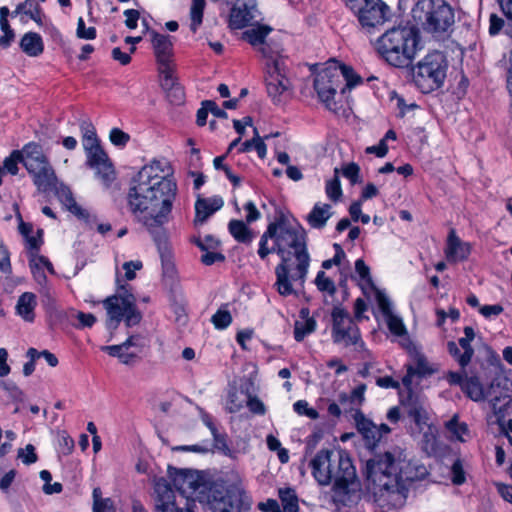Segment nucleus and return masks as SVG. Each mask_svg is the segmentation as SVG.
<instances>
[{
  "label": "nucleus",
  "mask_w": 512,
  "mask_h": 512,
  "mask_svg": "<svg viewBox=\"0 0 512 512\" xmlns=\"http://www.w3.org/2000/svg\"><path fill=\"white\" fill-rule=\"evenodd\" d=\"M163 163L153 160L130 180L127 207L152 236L160 254L163 273L172 276L175 267L164 225L169 221L177 185L166 175Z\"/></svg>",
  "instance_id": "nucleus-1"
},
{
  "label": "nucleus",
  "mask_w": 512,
  "mask_h": 512,
  "mask_svg": "<svg viewBox=\"0 0 512 512\" xmlns=\"http://www.w3.org/2000/svg\"><path fill=\"white\" fill-rule=\"evenodd\" d=\"M274 252L281 259L275 268L274 287L281 296L297 295L294 286L304 287L310 265L305 229L283 215L271 222L260 237L257 254L265 260Z\"/></svg>",
  "instance_id": "nucleus-2"
},
{
  "label": "nucleus",
  "mask_w": 512,
  "mask_h": 512,
  "mask_svg": "<svg viewBox=\"0 0 512 512\" xmlns=\"http://www.w3.org/2000/svg\"><path fill=\"white\" fill-rule=\"evenodd\" d=\"M429 472L418 460L408 459L405 451H386V504L398 508L405 504L412 483L424 480Z\"/></svg>",
  "instance_id": "nucleus-3"
},
{
  "label": "nucleus",
  "mask_w": 512,
  "mask_h": 512,
  "mask_svg": "<svg viewBox=\"0 0 512 512\" xmlns=\"http://www.w3.org/2000/svg\"><path fill=\"white\" fill-rule=\"evenodd\" d=\"M445 379L450 385H459L462 392L474 402H480L489 398L494 414H501L499 419L503 416V413L502 408L498 407V404L506 399H508L506 404L510 403L507 388L509 381L505 377H495L486 389L478 376L468 377L465 368H461L459 372L449 371Z\"/></svg>",
  "instance_id": "nucleus-4"
},
{
  "label": "nucleus",
  "mask_w": 512,
  "mask_h": 512,
  "mask_svg": "<svg viewBox=\"0 0 512 512\" xmlns=\"http://www.w3.org/2000/svg\"><path fill=\"white\" fill-rule=\"evenodd\" d=\"M331 498L337 507L355 505L359 500L356 468L348 452L340 450L334 457Z\"/></svg>",
  "instance_id": "nucleus-5"
},
{
  "label": "nucleus",
  "mask_w": 512,
  "mask_h": 512,
  "mask_svg": "<svg viewBox=\"0 0 512 512\" xmlns=\"http://www.w3.org/2000/svg\"><path fill=\"white\" fill-rule=\"evenodd\" d=\"M386 62L396 68L409 67L420 42L414 26H403L386 31Z\"/></svg>",
  "instance_id": "nucleus-6"
},
{
  "label": "nucleus",
  "mask_w": 512,
  "mask_h": 512,
  "mask_svg": "<svg viewBox=\"0 0 512 512\" xmlns=\"http://www.w3.org/2000/svg\"><path fill=\"white\" fill-rule=\"evenodd\" d=\"M447 70L448 61L445 55L440 51H433L413 67V81L422 93H430L443 86Z\"/></svg>",
  "instance_id": "nucleus-7"
},
{
  "label": "nucleus",
  "mask_w": 512,
  "mask_h": 512,
  "mask_svg": "<svg viewBox=\"0 0 512 512\" xmlns=\"http://www.w3.org/2000/svg\"><path fill=\"white\" fill-rule=\"evenodd\" d=\"M23 152V166L32 177L34 185L40 192L52 191L56 186L57 177L42 146L36 142H29L23 146Z\"/></svg>",
  "instance_id": "nucleus-8"
},
{
  "label": "nucleus",
  "mask_w": 512,
  "mask_h": 512,
  "mask_svg": "<svg viewBox=\"0 0 512 512\" xmlns=\"http://www.w3.org/2000/svg\"><path fill=\"white\" fill-rule=\"evenodd\" d=\"M118 293L107 297L103 305L107 310V327L116 329L124 318L127 326H133L140 322L142 316L135 305V297L129 293L125 285L120 284L117 279Z\"/></svg>",
  "instance_id": "nucleus-9"
},
{
  "label": "nucleus",
  "mask_w": 512,
  "mask_h": 512,
  "mask_svg": "<svg viewBox=\"0 0 512 512\" xmlns=\"http://www.w3.org/2000/svg\"><path fill=\"white\" fill-rule=\"evenodd\" d=\"M358 21L363 32L370 38L380 58H384V2L382 0H364L357 11Z\"/></svg>",
  "instance_id": "nucleus-10"
},
{
  "label": "nucleus",
  "mask_w": 512,
  "mask_h": 512,
  "mask_svg": "<svg viewBox=\"0 0 512 512\" xmlns=\"http://www.w3.org/2000/svg\"><path fill=\"white\" fill-rule=\"evenodd\" d=\"M207 501L212 512H246L250 509V500L237 486L225 489L222 485L209 488Z\"/></svg>",
  "instance_id": "nucleus-11"
},
{
  "label": "nucleus",
  "mask_w": 512,
  "mask_h": 512,
  "mask_svg": "<svg viewBox=\"0 0 512 512\" xmlns=\"http://www.w3.org/2000/svg\"><path fill=\"white\" fill-rule=\"evenodd\" d=\"M331 321V338L334 344L345 348L353 346L355 349L363 345L359 327L346 309L333 307Z\"/></svg>",
  "instance_id": "nucleus-12"
},
{
  "label": "nucleus",
  "mask_w": 512,
  "mask_h": 512,
  "mask_svg": "<svg viewBox=\"0 0 512 512\" xmlns=\"http://www.w3.org/2000/svg\"><path fill=\"white\" fill-rule=\"evenodd\" d=\"M430 10L425 13L423 28L435 36L448 31L455 22L452 7L444 0H430Z\"/></svg>",
  "instance_id": "nucleus-13"
},
{
  "label": "nucleus",
  "mask_w": 512,
  "mask_h": 512,
  "mask_svg": "<svg viewBox=\"0 0 512 512\" xmlns=\"http://www.w3.org/2000/svg\"><path fill=\"white\" fill-rule=\"evenodd\" d=\"M340 73L334 65H330L318 72L314 79V89L318 97L329 110H334L336 103L335 94L341 85Z\"/></svg>",
  "instance_id": "nucleus-14"
},
{
  "label": "nucleus",
  "mask_w": 512,
  "mask_h": 512,
  "mask_svg": "<svg viewBox=\"0 0 512 512\" xmlns=\"http://www.w3.org/2000/svg\"><path fill=\"white\" fill-rule=\"evenodd\" d=\"M355 273L358 277V284L368 302L372 306L374 304L377 305V309H374V316L380 321L381 318H384V293L374 284L370 268L365 264L364 260H356Z\"/></svg>",
  "instance_id": "nucleus-15"
},
{
  "label": "nucleus",
  "mask_w": 512,
  "mask_h": 512,
  "mask_svg": "<svg viewBox=\"0 0 512 512\" xmlns=\"http://www.w3.org/2000/svg\"><path fill=\"white\" fill-rule=\"evenodd\" d=\"M154 492V512H195L194 501L187 500L184 507L177 506L175 492L164 477L155 480Z\"/></svg>",
  "instance_id": "nucleus-16"
},
{
  "label": "nucleus",
  "mask_w": 512,
  "mask_h": 512,
  "mask_svg": "<svg viewBox=\"0 0 512 512\" xmlns=\"http://www.w3.org/2000/svg\"><path fill=\"white\" fill-rule=\"evenodd\" d=\"M363 475L368 494L374 502L380 503L384 496V458L381 454H375L366 461Z\"/></svg>",
  "instance_id": "nucleus-17"
},
{
  "label": "nucleus",
  "mask_w": 512,
  "mask_h": 512,
  "mask_svg": "<svg viewBox=\"0 0 512 512\" xmlns=\"http://www.w3.org/2000/svg\"><path fill=\"white\" fill-rule=\"evenodd\" d=\"M168 475L175 488L181 494L192 496L197 492L203 494L207 486L197 471L168 467Z\"/></svg>",
  "instance_id": "nucleus-18"
},
{
  "label": "nucleus",
  "mask_w": 512,
  "mask_h": 512,
  "mask_svg": "<svg viewBox=\"0 0 512 512\" xmlns=\"http://www.w3.org/2000/svg\"><path fill=\"white\" fill-rule=\"evenodd\" d=\"M287 67L284 58H275L273 64H268L266 86L267 92L273 101H279V97L288 90L290 81L286 76Z\"/></svg>",
  "instance_id": "nucleus-19"
},
{
  "label": "nucleus",
  "mask_w": 512,
  "mask_h": 512,
  "mask_svg": "<svg viewBox=\"0 0 512 512\" xmlns=\"http://www.w3.org/2000/svg\"><path fill=\"white\" fill-rule=\"evenodd\" d=\"M386 327L388 328L391 339L402 349L414 342L403 321V318L396 313L392 302L386 297Z\"/></svg>",
  "instance_id": "nucleus-20"
},
{
  "label": "nucleus",
  "mask_w": 512,
  "mask_h": 512,
  "mask_svg": "<svg viewBox=\"0 0 512 512\" xmlns=\"http://www.w3.org/2000/svg\"><path fill=\"white\" fill-rule=\"evenodd\" d=\"M87 165L96 171L97 177L105 187H109L115 180L116 174L111 160L102 147L86 153Z\"/></svg>",
  "instance_id": "nucleus-21"
},
{
  "label": "nucleus",
  "mask_w": 512,
  "mask_h": 512,
  "mask_svg": "<svg viewBox=\"0 0 512 512\" xmlns=\"http://www.w3.org/2000/svg\"><path fill=\"white\" fill-rule=\"evenodd\" d=\"M258 9L256 0H237L231 9L229 26L232 29H242L257 21Z\"/></svg>",
  "instance_id": "nucleus-22"
},
{
  "label": "nucleus",
  "mask_w": 512,
  "mask_h": 512,
  "mask_svg": "<svg viewBox=\"0 0 512 512\" xmlns=\"http://www.w3.org/2000/svg\"><path fill=\"white\" fill-rule=\"evenodd\" d=\"M336 453L330 450H320L311 460L312 475L321 486L332 483V468Z\"/></svg>",
  "instance_id": "nucleus-23"
},
{
  "label": "nucleus",
  "mask_w": 512,
  "mask_h": 512,
  "mask_svg": "<svg viewBox=\"0 0 512 512\" xmlns=\"http://www.w3.org/2000/svg\"><path fill=\"white\" fill-rule=\"evenodd\" d=\"M149 35L158 67L175 65L173 59V37L160 34L155 30L150 31Z\"/></svg>",
  "instance_id": "nucleus-24"
},
{
  "label": "nucleus",
  "mask_w": 512,
  "mask_h": 512,
  "mask_svg": "<svg viewBox=\"0 0 512 512\" xmlns=\"http://www.w3.org/2000/svg\"><path fill=\"white\" fill-rule=\"evenodd\" d=\"M401 403L406 407L408 416L413 419L415 424L413 429L420 430L423 429V426L433 425L429 422V406L425 400L408 397L406 400H401Z\"/></svg>",
  "instance_id": "nucleus-25"
},
{
  "label": "nucleus",
  "mask_w": 512,
  "mask_h": 512,
  "mask_svg": "<svg viewBox=\"0 0 512 512\" xmlns=\"http://www.w3.org/2000/svg\"><path fill=\"white\" fill-rule=\"evenodd\" d=\"M366 386L361 384L351 391L350 394L341 393L338 396V402L341 405L342 413L354 418L358 412H361L360 407L364 402V392Z\"/></svg>",
  "instance_id": "nucleus-26"
},
{
  "label": "nucleus",
  "mask_w": 512,
  "mask_h": 512,
  "mask_svg": "<svg viewBox=\"0 0 512 512\" xmlns=\"http://www.w3.org/2000/svg\"><path fill=\"white\" fill-rule=\"evenodd\" d=\"M223 199L219 196L198 198L195 203V224H203L211 215L223 207Z\"/></svg>",
  "instance_id": "nucleus-27"
},
{
  "label": "nucleus",
  "mask_w": 512,
  "mask_h": 512,
  "mask_svg": "<svg viewBox=\"0 0 512 512\" xmlns=\"http://www.w3.org/2000/svg\"><path fill=\"white\" fill-rule=\"evenodd\" d=\"M445 253L448 261H463L470 254V245L463 242L452 229L448 235Z\"/></svg>",
  "instance_id": "nucleus-28"
},
{
  "label": "nucleus",
  "mask_w": 512,
  "mask_h": 512,
  "mask_svg": "<svg viewBox=\"0 0 512 512\" xmlns=\"http://www.w3.org/2000/svg\"><path fill=\"white\" fill-rule=\"evenodd\" d=\"M52 190L56 191L58 199L63 203L68 211H70L79 219L90 222L89 212L77 204L69 187L61 184L59 187L56 185Z\"/></svg>",
  "instance_id": "nucleus-29"
},
{
  "label": "nucleus",
  "mask_w": 512,
  "mask_h": 512,
  "mask_svg": "<svg viewBox=\"0 0 512 512\" xmlns=\"http://www.w3.org/2000/svg\"><path fill=\"white\" fill-rule=\"evenodd\" d=\"M437 433L438 429L435 425L423 426V429H412L413 437L418 441L421 449L427 455H433L437 451Z\"/></svg>",
  "instance_id": "nucleus-30"
},
{
  "label": "nucleus",
  "mask_w": 512,
  "mask_h": 512,
  "mask_svg": "<svg viewBox=\"0 0 512 512\" xmlns=\"http://www.w3.org/2000/svg\"><path fill=\"white\" fill-rule=\"evenodd\" d=\"M403 350L409 355L411 360L413 361L414 371L418 376H426L434 373V369L430 366L427 358L422 352L421 346L414 341Z\"/></svg>",
  "instance_id": "nucleus-31"
},
{
  "label": "nucleus",
  "mask_w": 512,
  "mask_h": 512,
  "mask_svg": "<svg viewBox=\"0 0 512 512\" xmlns=\"http://www.w3.org/2000/svg\"><path fill=\"white\" fill-rule=\"evenodd\" d=\"M301 320L295 321L294 324V338L297 342H301L304 338L313 333L316 329V320L309 317V309L302 308L299 312Z\"/></svg>",
  "instance_id": "nucleus-32"
},
{
  "label": "nucleus",
  "mask_w": 512,
  "mask_h": 512,
  "mask_svg": "<svg viewBox=\"0 0 512 512\" xmlns=\"http://www.w3.org/2000/svg\"><path fill=\"white\" fill-rule=\"evenodd\" d=\"M37 305L36 296L32 292H25L18 298L16 304L17 314L25 321L33 322L35 318L34 309Z\"/></svg>",
  "instance_id": "nucleus-33"
},
{
  "label": "nucleus",
  "mask_w": 512,
  "mask_h": 512,
  "mask_svg": "<svg viewBox=\"0 0 512 512\" xmlns=\"http://www.w3.org/2000/svg\"><path fill=\"white\" fill-rule=\"evenodd\" d=\"M22 51L31 57H37L43 53L44 44L42 37L35 32L24 34L20 41Z\"/></svg>",
  "instance_id": "nucleus-34"
},
{
  "label": "nucleus",
  "mask_w": 512,
  "mask_h": 512,
  "mask_svg": "<svg viewBox=\"0 0 512 512\" xmlns=\"http://www.w3.org/2000/svg\"><path fill=\"white\" fill-rule=\"evenodd\" d=\"M389 105L398 118H403L418 108V105L414 101H406L402 95L395 91L390 93Z\"/></svg>",
  "instance_id": "nucleus-35"
},
{
  "label": "nucleus",
  "mask_w": 512,
  "mask_h": 512,
  "mask_svg": "<svg viewBox=\"0 0 512 512\" xmlns=\"http://www.w3.org/2000/svg\"><path fill=\"white\" fill-rule=\"evenodd\" d=\"M228 230L239 243L249 245L254 239L253 231L242 220H231L228 224Z\"/></svg>",
  "instance_id": "nucleus-36"
},
{
  "label": "nucleus",
  "mask_w": 512,
  "mask_h": 512,
  "mask_svg": "<svg viewBox=\"0 0 512 512\" xmlns=\"http://www.w3.org/2000/svg\"><path fill=\"white\" fill-rule=\"evenodd\" d=\"M330 209L331 206L329 204L316 203L306 217L307 222L312 228H323L331 216Z\"/></svg>",
  "instance_id": "nucleus-37"
},
{
  "label": "nucleus",
  "mask_w": 512,
  "mask_h": 512,
  "mask_svg": "<svg viewBox=\"0 0 512 512\" xmlns=\"http://www.w3.org/2000/svg\"><path fill=\"white\" fill-rule=\"evenodd\" d=\"M271 31V27L267 25H259L255 28L244 31L242 38L253 47H259L260 45L264 44V42H266L265 39Z\"/></svg>",
  "instance_id": "nucleus-38"
},
{
  "label": "nucleus",
  "mask_w": 512,
  "mask_h": 512,
  "mask_svg": "<svg viewBox=\"0 0 512 512\" xmlns=\"http://www.w3.org/2000/svg\"><path fill=\"white\" fill-rule=\"evenodd\" d=\"M269 139V136H264L263 138L259 136L258 130L254 128V137L251 140H247L242 143L239 148V152L244 153L248 152L251 149H255L258 156L263 159L267 153V147L264 143L265 140Z\"/></svg>",
  "instance_id": "nucleus-39"
},
{
  "label": "nucleus",
  "mask_w": 512,
  "mask_h": 512,
  "mask_svg": "<svg viewBox=\"0 0 512 512\" xmlns=\"http://www.w3.org/2000/svg\"><path fill=\"white\" fill-rule=\"evenodd\" d=\"M281 504L283 506L282 512H298V497L292 488H281L278 491Z\"/></svg>",
  "instance_id": "nucleus-40"
},
{
  "label": "nucleus",
  "mask_w": 512,
  "mask_h": 512,
  "mask_svg": "<svg viewBox=\"0 0 512 512\" xmlns=\"http://www.w3.org/2000/svg\"><path fill=\"white\" fill-rule=\"evenodd\" d=\"M24 160V152L23 148L21 150H14L12 153L4 159L3 169L4 172L10 173L11 175H16L19 171V163L23 165Z\"/></svg>",
  "instance_id": "nucleus-41"
},
{
  "label": "nucleus",
  "mask_w": 512,
  "mask_h": 512,
  "mask_svg": "<svg viewBox=\"0 0 512 512\" xmlns=\"http://www.w3.org/2000/svg\"><path fill=\"white\" fill-rule=\"evenodd\" d=\"M205 8V0H192L190 8L191 24L190 29L196 32L203 20V12Z\"/></svg>",
  "instance_id": "nucleus-42"
},
{
  "label": "nucleus",
  "mask_w": 512,
  "mask_h": 512,
  "mask_svg": "<svg viewBox=\"0 0 512 512\" xmlns=\"http://www.w3.org/2000/svg\"><path fill=\"white\" fill-rule=\"evenodd\" d=\"M158 71L162 77L161 86L166 92L180 85L174 76L175 65L158 67Z\"/></svg>",
  "instance_id": "nucleus-43"
},
{
  "label": "nucleus",
  "mask_w": 512,
  "mask_h": 512,
  "mask_svg": "<svg viewBox=\"0 0 512 512\" xmlns=\"http://www.w3.org/2000/svg\"><path fill=\"white\" fill-rule=\"evenodd\" d=\"M382 429H384V424H381L379 428L375 427L361 433L364 438L365 447L371 452L375 451L379 441L381 440Z\"/></svg>",
  "instance_id": "nucleus-44"
},
{
  "label": "nucleus",
  "mask_w": 512,
  "mask_h": 512,
  "mask_svg": "<svg viewBox=\"0 0 512 512\" xmlns=\"http://www.w3.org/2000/svg\"><path fill=\"white\" fill-rule=\"evenodd\" d=\"M334 177L327 181L325 191L327 196L334 202L338 201L342 196V190L339 180V169H334Z\"/></svg>",
  "instance_id": "nucleus-45"
},
{
  "label": "nucleus",
  "mask_w": 512,
  "mask_h": 512,
  "mask_svg": "<svg viewBox=\"0 0 512 512\" xmlns=\"http://www.w3.org/2000/svg\"><path fill=\"white\" fill-rule=\"evenodd\" d=\"M244 402L242 393H239L236 388H231L227 395L226 410L229 413H236L243 407Z\"/></svg>",
  "instance_id": "nucleus-46"
},
{
  "label": "nucleus",
  "mask_w": 512,
  "mask_h": 512,
  "mask_svg": "<svg viewBox=\"0 0 512 512\" xmlns=\"http://www.w3.org/2000/svg\"><path fill=\"white\" fill-rule=\"evenodd\" d=\"M446 428L459 441H464V435H466L468 433L467 425L463 422H459L457 415H454L446 423Z\"/></svg>",
  "instance_id": "nucleus-47"
},
{
  "label": "nucleus",
  "mask_w": 512,
  "mask_h": 512,
  "mask_svg": "<svg viewBox=\"0 0 512 512\" xmlns=\"http://www.w3.org/2000/svg\"><path fill=\"white\" fill-rule=\"evenodd\" d=\"M471 342L472 341L463 337L458 340L457 345L463 350L461 356L459 357V365L462 369L466 368L474 355V349L471 346Z\"/></svg>",
  "instance_id": "nucleus-48"
},
{
  "label": "nucleus",
  "mask_w": 512,
  "mask_h": 512,
  "mask_svg": "<svg viewBox=\"0 0 512 512\" xmlns=\"http://www.w3.org/2000/svg\"><path fill=\"white\" fill-rule=\"evenodd\" d=\"M336 67L340 73V79L344 78L347 82V84H346L347 86L353 87V86H356L357 84L361 83V81H362L361 77L358 74H356V72L354 71V69L351 66L341 64V65H336Z\"/></svg>",
  "instance_id": "nucleus-49"
},
{
  "label": "nucleus",
  "mask_w": 512,
  "mask_h": 512,
  "mask_svg": "<svg viewBox=\"0 0 512 512\" xmlns=\"http://www.w3.org/2000/svg\"><path fill=\"white\" fill-rule=\"evenodd\" d=\"M211 322L217 329H225L232 322V316L227 309L220 308L217 312L212 316Z\"/></svg>",
  "instance_id": "nucleus-50"
},
{
  "label": "nucleus",
  "mask_w": 512,
  "mask_h": 512,
  "mask_svg": "<svg viewBox=\"0 0 512 512\" xmlns=\"http://www.w3.org/2000/svg\"><path fill=\"white\" fill-rule=\"evenodd\" d=\"M315 284L317 288L322 292H328L330 295H333L336 292V287L334 282L325 275L323 271H319L316 279Z\"/></svg>",
  "instance_id": "nucleus-51"
},
{
  "label": "nucleus",
  "mask_w": 512,
  "mask_h": 512,
  "mask_svg": "<svg viewBox=\"0 0 512 512\" xmlns=\"http://www.w3.org/2000/svg\"><path fill=\"white\" fill-rule=\"evenodd\" d=\"M368 305L371 306L372 312L374 313V309H377V305L374 304L373 306L368 302L367 298H357L354 303V317L355 320L361 321L363 319H367V317L364 315V312L367 311Z\"/></svg>",
  "instance_id": "nucleus-52"
},
{
  "label": "nucleus",
  "mask_w": 512,
  "mask_h": 512,
  "mask_svg": "<svg viewBox=\"0 0 512 512\" xmlns=\"http://www.w3.org/2000/svg\"><path fill=\"white\" fill-rule=\"evenodd\" d=\"M294 411L299 415H305L310 419H317L319 417L318 412L314 408H310L308 402L305 400H298L293 405Z\"/></svg>",
  "instance_id": "nucleus-53"
},
{
  "label": "nucleus",
  "mask_w": 512,
  "mask_h": 512,
  "mask_svg": "<svg viewBox=\"0 0 512 512\" xmlns=\"http://www.w3.org/2000/svg\"><path fill=\"white\" fill-rule=\"evenodd\" d=\"M109 138L111 143L118 147H125L130 141V135L119 128H113Z\"/></svg>",
  "instance_id": "nucleus-54"
},
{
  "label": "nucleus",
  "mask_w": 512,
  "mask_h": 512,
  "mask_svg": "<svg viewBox=\"0 0 512 512\" xmlns=\"http://www.w3.org/2000/svg\"><path fill=\"white\" fill-rule=\"evenodd\" d=\"M0 387L4 389L14 401L22 402L24 398L23 391L13 382L2 381Z\"/></svg>",
  "instance_id": "nucleus-55"
},
{
  "label": "nucleus",
  "mask_w": 512,
  "mask_h": 512,
  "mask_svg": "<svg viewBox=\"0 0 512 512\" xmlns=\"http://www.w3.org/2000/svg\"><path fill=\"white\" fill-rule=\"evenodd\" d=\"M76 35L80 39L93 40L96 38L95 27L86 28L84 19L80 17L77 22Z\"/></svg>",
  "instance_id": "nucleus-56"
},
{
  "label": "nucleus",
  "mask_w": 512,
  "mask_h": 512,
  "mask_svg": "<svg viewBox=\"0 0 512 512\" xmlns=\"http://www.w3.org/2000/svg\"><path fill=\"white\" fill-rule=\"evenodd\" d=\"M18 457L26 465L33 464L38 460L37 454L35 453V447L32 444H27L25 449H19Z\"/></svg>",
  "instance_id": "nucleus-57"
},
{
  "label": "nucleus",
  "mask_w": 512,
  "mask_h": 512,
  "mask_svg": "<svg viewBox=\"0 0 512 512\" xmlns=\"http://www.w3.org/2000/svg\"><path fill=\"white\" fill-rule=\"evenodd\" d=\"M246 404L249 410L254 414L264 415L266 413L264 403L256 396L248 395Z\"/></svg>",
  "instance_id": "nucleus-58"
},
{
  "label": "nucleus",
  "mask_w": 512,
  "mask_h": 512,
  "mask_svg": "<svg viewBox=\"0 0 512 512\" xmlns=\"http://www.w3.org/2000/svg\"><path fill=\"white\" fill-rule=\"evenodd\" d=\"M359 173L360 168L356 163H349L342 169L343 176L349 179L352 184L360 182Z\"/></svg>",
  "instance_id": "nucleus-59"
},
{
  "label": "nucleus",
  "mask_w": 512,
  "mask_h": 512,
  "mask_svg": "<svg viewBox=\"0 0 512 512\" xmlns=\"http://www.w3.org/2000/svg\"><path fill=\"white\" fill-rule=\"evenodd\" d=\"M75 317L79 321L78 324L75 325L76 328H90L96 322V317L91 313L84 312H76Z\"/></svg>",
  "instance_id": "nucleus-60"
},
{
  "label": "nucleus",
  "mask_w": 512,
  "mask_h": 512,
  "mask_svg": "<svg viewBox=\"0 0 512 512\" xmlns=\"http://www.w3.org/2000/svg\"><path fill=\"white\" fill-rule=\"evenodd\" d=\"M168 100L174 105H180L184 102L185 93L181 85L172 88L166 92Z\"/></svg>",
  "instance_id": "nucleus-61"
},
{
  "label": "nucleus",
  "mask_w": 512,
  "mask_h": 512,
  "mask_svg": "<svg viewBox=\"0 0 512 512\" xmlns=\"http://www.w3.org/2000/svg\"><path fill=\"white\" fill-rule=\"evenodd\" d=\"M194 243L202 251L216 249L219 246V244H220V242L217 239H215L213 236H211V235L205 236L204 239L197 238V239L194 240Z\"/></svg>",
  "instance_id": "nucleus-62"
},
{
  "label": "nucleus",
  "mask_w": 512,
  "mask_h": 512,
  "mask_svg": "<svg viewBox=\"0 0 512 512\" xmlns=\"http://www.w3.org/2000/svg\"><path fill=\"white\" fill-rule=\"evenodd\" d=\"M452 473V482L455 485H461L465 482V473L463 470L462 463L460 460H457L453 463L451 468Z\"/></svg>",
  "instance_id": "nucleus-63"
},
{
  "label": "nucleus",
  "mask_w": 512,
  "mask_h": 512,
  "mask_svg": "<svg viewBox=\"0 0 512 512\" xmlns=\"http://www.w3.org/2000/svg\"><path fill=\"white\" fill-rule=\"evenodd\" d=\"M205 253L201 256V262L204 265L210 266L213 265L216 262H224L225 256L220 252H214V251H204Z\"/></svg>",
  "instance_id": "nucleus-64"
}]
</instances>
